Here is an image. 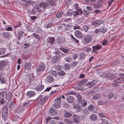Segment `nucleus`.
Wrapping results in <instances>:
<instances>
[{"instance_id": "nucleus-1", "label": "nucleus", "mask_w": 124, "mask_h": 124, "mask_svg": "<svg viewBox=\"0 0 124 124\" xmlns=\"http://www.w3.org/2000/svg\"><path fill=\"white\" fill-rule=\"evenodd\" d=\"M82 11L80 9L77 10L76 11H72L71 10H68L67 11V14L68 16L73 15V17L81 14Z\"/></svg>"}, {"instance_id": "nucleus-2", "label": "nucleus", "mask_w": 124, "mask_h": 124, "mask_svg": "<svg viewBox=\"0 0 124 124\" xmlns=\"http://www.w3.org/2000/svg\"><path fill=\"white\" fill-rule=\"evenodd\" d=\"M48 97L47 96H43L42 95H39L37 98V100L39 101V103L41 105L43 104L44 102L47 100Z\"/></svg>"}, {"instance_id": "nucleus-3", "label": "nucleus", "mask_w": 124, "mask_h": 124, "mask_svg": "<svg viewBox=\"0 0 124 124\" xmlns=\"http://www.w3.org/2000/svg\"><path fill=\"white\" fill-rule=\"evenodd\" d=\"M45 65L43 62L40 63L36 69V71L40 72L44 70L45 68Z\"/></svg>"}, {"instance_id": "nucleus-4", "label": "nucleus", "mask_w": 124, "mask_h": 124, "mask_svg": "<svg viewBox=\"0 0 124 124\" xmlns=\"http://www.w3.org/2000/svg\"><path fill=\"white\" fill-rule=\"evenodd\" d=\"M92 37L90 35L87 34L85 36L84 38L85 42L87 44L89 43L91 41Z\"/></svg>"}, {"instance_id": "nucleus-5", "label": "nucleus", "mask_w": 124, "mask_h": 124, "mask_svg": "<svg viewBox=\"0 0 124 124\" xmlns=\"http://www.w3.org/2000/svg\"><path fill=\"white\" fill-rule=\"evenodd\" d=\"M7 92L6 91H4L1 92L0 94V102L1 104L3 103L4 98L7 97Z\"/></svg>"}, {"instance_id": "nucleus-6", "label": "nucleus", "mask_w": 124, "mask_h": 124, "mask_svg": "<svg viewBox=\"0 0 124 124\" xmlns=\"http://www.w3.org/2000/svg\"><path fill=\"white\" fill-rule=\"evenodd\" d=\"M103 23V21L102 20H97L92 22V24L94 26L97 27L100 26Z\"/></svg>"}, {"instance_id": "nucleus-7", "label": "nucleus", "mask_w": 124, "mask_h": 124, "mask_svg": "<svg viewBox=\"0 0 124 124\" xmlns=\"http://www.w3.org/2000/svg\"><path fill=\"white\" fill-rule=\"evenodd\" d=\"M8 110L5 107L4 109L2 112V117L3 119L6 120L8 116Z\"/></svg>"}, {"instance_id": "nucleus-8", "label": "nucleus", "mask_w": 124, "mask_h": 124, "mask_svg": "<svg viewBox=\"0 0 124 124\" xmlns=\"http://www.w3.org/2000/svg\"><path fill=\"white\" fill-rule=\"evenodd\" d=\"M57 42L60 44L63 43L65 41L64 38L62 36H60L57 37Z\"/></svg>"}, {"instance_id": "nucleus-9", "label": "nucleus", "mask_w": 124, "mask_h": 124, "mask_svg": "<svg viewBox=\"0 0 124 124\" xmlns=\"http://www.w3.org/2000/svg\"><path fill=\"white\" fill-rule=\"evenodd\" d=\"M36 94L35 91H28L26 93V95L29 97L31 98L34 96Z\"/></svg>"}, {"instance_id": "nucleus-10", "label": "nucleus", "mask_w": 124, "mask_h": 124, "mask_svg": "<svg viewBox=\"0 0 124 124\" xmlns=\"http://www.w3.org/2000/svg\"><path fill=\"white\" fill-rule=\"evenodd\" d=\"M24 108L22 107V106H20L16 108L15 112L18 113H22L24 111Z\"/></svg>"}, {"instance_id": "nucleus-11", "label": "nucleus", "mask_w": 124, "mask_h": 124, "mask_svg": "<svg viewBox=\"0 0 124 124\" xmlns=\"http://www.w3.org/2000/svg\"><path fill=\"white\" fill-rule=\"evenodd\" d=\"M97 81L95 80H94L90 82H89L86 84L90 88L92 87L97 83Z\"/></svg>"}, {"instance_id": "nucleus-12", "label": "nucleus", "mask_w": 124, "mask_h": 124, "mask_svg": "<svg viewBox=\"0 0 124 124\" xmlns=\"http://www.w3.org/2000/svg\"><path fill=\"white\" fill-rule=\"evenodd\" d=\"M107 80H113L116 78V76L114 75L111 73H108L106 75Z\"/></svg>"}, {"instance_id": "nucleus-13", "label": "nucleus", "mask_w": 124, "mask_h": 124, "mask_svg": "<svg viewBox=\"0 0 124 124\" xmlns=\"http://www.w3.org/2000/svg\"><path fill=\"white\" fill-rule=\"evenodd\" d=\"M74 34L75 36L79 38H81L82 35L81 32L78 30H76L74 32Z\"/></svg>"}, {"instance_id": "nucleus-14", "label": "nucleus", "mask_w": 124, "mask_h": 124, "mask_svg": "<svg viewBox=\"0 0 124 124\" xmlns=\"http://www.w3.org/2000/svg\"><path fill=\"white\" fill-rule=\"evenodd\" d=\"M92 47L93 49V51L92 52V53H93L95 52L96 50H99L101 49L102 47V46L100 45H98L95 46H93Z\"/></svg>"}, {"instance_id": "nucleus-15", "label": "nucleus", "mask_w": 124, "mask_h": 124, "mask_svg": "<svg viewBox=\"0 0 124 124\" xmlns=\"http://www.w3.org/2000/svg\"><path fill=\"white\" fill-rule=\"evenodd\" d=\"M54 80L53 78L51 76H48L46 78V81L48 82L52 83Z\"/></svg>"}, {"instance_id": "nucleus-16", "label": "nucleus", "mask_w": 124, "mask_h": 124, "mask_svg": "<svg viewBox=\"0 0 124 124\" xmlns=\"http://www.w3.org/2000/svg\"><path fill=\"white\" fill-rule=\"evenodd\" d=\"M54 37H48L47 39V42L51 44H53L54 43Z\"/></svg>"}, {"instance_id": "nucleus-17", "label": "nucleus", "mask_w": 124, "mask_h": 124, "mask_svg": "<svg viewBox=\"0 0 124 124\" xmlns=\"http://www.w3.org/2000/svg\"><path fill=\"white\" fill-rule=\"evenodd\" d=\"M67 101L69 103H71L74 101L73 98L71 96L68 97L67 98Z\"/></svg>"}, {"instance_id": "nucleus-18", "label": "nucleus", "mask_w": 124, "mask_h": 124, "mask_svg": "<svg viewBox=\"0 0 124 124\" xmlns=\"http://www.w3.org/2000/svg\"><path fill=\"white\" fill-rule=\"evenodd\" d=\"M44 85H41L37 86L35 89L37 91H40L42 90L44 88Z\"/></svg>"}, {"instance_id": "nucleus-19", "label": "nucleus", "mask_w": 124, "mask_h": 124, "mask_svg": "<svg viewBox=\"0 0 124 124\" xmlns=\"http://www.w3.org/2000/svg\"><path fill=\"white\" fill-rule=\"evenodd\" d=\"M61 103L60 102L55 101L54 104V107L56 108H60L61 106Z\"/></svg>"}, {"instance_id": "nucleus-20", "label": "nucleus", "mask_w": 124, "mask_h": 124, "mask_svg": "<svg viewBox=\"0 0 124 124\" xmlns=\"http://www.w3.org/2000/svg\"><path fill=\"white\" fill-rule=\"evenodd\" d=\"M50 113L53 116H55L57 114V111L52 108H50L49 110Z\"/></svg>"}, {"instance_id": "nucleus-21", "label": "nucleus", "mask_w": 124, "mask_h": 124, "mask_svg": "<svg viewBox=\"0 0 124 124\" xmlns=\"http://www.w3.org/2000/svg\"><path fill=\"white\" fill-rule=\"evenodd\" d=\"M101 97V95L99 94H95L92 95V99H93L96 100L99 99Z\"/></svg>"}, {"instance_id": "nucleus-22", "label": "nucleus", "mask_w": 124, "mask_h": 124, "mask_svg": "<svg viewBox=\"0 0 124 124\" xmlns=\"http://www.w3.org/2000/svg\"><path fill=\"white\" fill-rule=\"evenodd\" d=\"M124 80V78L123 77H121L116 79L113 81L116 83H120L122 82Z\"/></svg>"}, {"instance_id": "nucleus-23", "label": "nucleus", "mask_w": 124, "mask_h": 124, "mask_svg": "<svg viewBox=\"0 0 124 124\" xmlns=\"http://www.w3.org/2000/svg\"><path fill=\"white\" fill-rule=\"evenodd\" d=\"M73 119L74 121L76 123H78L79 122V118L78 116L75 115H74L73 116Z\"/></svg>"}, {"instance_id": "nucleus-24", "label": "nucleus", "mask_w": 124, "mask_h": 124, "mask_svg": "<svg viewBox=\"0 0 124 124\" xmlns=\"http://www.w3.org/2000/svg\"><path fill=\"white\" fill-rule=\"evenodd\" d=\"M90 118L92 121H95L97 119V116L95 114H93L90 116Z\"/></svg>"}, {"instance_id": "nucleus-25", "label": "nucleus", "mask_w": 124, "mask_h": 124, "mask_svg": "<svg viewBox=\"0 0 124 124\" xmlns=\"http://www.w3.org/2000/svg\"><path fill=\"white\" fill-rule=\"evenodd\" d=\"M6 65L5 62L3 61L0 62V70H2L3 69L4 67Z\"/></svg>"}, {"instance_id": "nucleus-26", "label": "nucleus", "mask_w": 124, "mask_h": 124, "mask_svg": "<svg viewBox=\"0 0 124 124\" xmlns=\"http://www.w3.org/2000/svg\"><path fill=\"white\" fill-rule=\"evenodd\" d=\"M59 59V58L56 55L53 58L51 61V62L53 63H54L58 61Z\"/></svg>"}, {"instance_id": "nucleus-27", "label": "nucleus", "mask_w": 124, "mask_h": 124, "mask_svg": "<svg viewBox=\"0 0 124 124\" xmlns=\"http://www.w3.org/2000/svg\"><path fill=\"white\" fill-rule=\"evenodd\" d=\"M3 35L4 37L7 38H9L10 37V34L8 32H3Z\"/></svg>"}, {"instance_id": "nucleus-28", "label": "nucleus", "mask_w": 124, "mask_h": 124, "mask_svg": "<svg viewBox=\"0 0 124 124\" xmlns=\"http://www.w3.org/2000/svg\"><path fill=\"white\" fill-rule=\"evenodd\" d=\"M95 108V107L93 104H90L88 107V109L90 111H92Z\"/></svg>"}, {"instance_id": "nucleus-29", "label": "nucleus", "mask_w": 124, "mask_h": 124, "mask_svg": "<svg viewBox=\"0 0 124 124\" xmlns=\"http://www.w3.org/2000/svg\"><path fill=\"white\" fill-rule=\"evenodd\" d=\"M62 25H63V28L64 30L65 31L68 30L70 26L68 24L66 25H65V24L64 23H63L62 24Z\"/></svg>"}, {"instance_id": "nucleus-30", "label": "nucleus", "mask_w": 124, "mask_h": 124, "mask_svg": "<svg viewBox=\"0 0 124 124\" xmlns=\"http://www.w3.org/2000/svg\"><path fill=\"white\" fill-rule=\"evenodd\" d=\"M23 32L22 31H21L17 33V36L18 39H20L23 36Z\"/></svg>"}, {"instance_id": "nucleus-31", "label": "nucleus", "mask_w": 124, "mask_h": 124, "mask_svg": "<svg viewBox=\"0 0 124 124\" xmlns=\"http://www.w3.org/2000/svg\"><path fill=\"white\" fill-rule=\"evenodd\" d=\"M60 49L65 53H67L69 52L70 50L68 49H66L63 47H60Z\"/></svg>"}, {"instance_id": "nucleus-32", "label": "nucleus", "mask_w": 124, "mask_h": 124, "mask_svg": "<svg viewBox=\"0 0 124 124\" xmlns=\"http://www.w3.org/2000/svg\"><path fill=\"white\" fill-rule=\"evenodd\" d=\"M81 104L83 107L86 106L87 105V101L86 100L84 99L81 101Z\"/></svg>"}, {"instance_id": "nucleus-33", "label": "nucleus", "mask_w": 124, "mask_h": 124, "mask_svg": "<svg viewBox=\"0 0 124 124\" xmlns=\"http://www.w3.org/2000/svg\"><path fill=\"white\" fill-rule=\"evenodd\" d=\"M87 79H85L80 81L79 83V85L80 86H82L87 81Z\"/></svg>"}, {"instance_id": "nucleus-34", "label": "nucleus", "mask_w": 124, "mask_h": 124, "mask_svg": "<svg viewBox=\"0 0 124 124\" xmlns=\"http://www.w3.org/2000/svg\"><path fill=\"white\" fill-rule=\"evenodd\" d=\"M89 110L86 108H85L83 111V113L85 115H88L90 113Z\"/></svg>"}, {"instance_id": "nucleus-35", "label": "nucleus", "mask_w": 124, "mask_h": 124, "mask_svg": "<svg viewBox=\"0 0 124 124\" xmlns=\"http://www.w3.org/2000/svg\"><path fill=\"white\" fill-rule=\"evenodd\" d=\"M70 37L73 41L77 43H78V40L75 38L72 34L71 35Z\"/></svg>"}, {"instance_id": "nucleus-36", "label": "nucleus", "mask_w": 124, "mask_h": 124, "mask_svg": "<svg viewBox=\"0 0 124 124\" xmlns=\"http://www.w3.org/2000/svg\"><path fill=\"white\" fill-rule=\"evenodd\" d=\"M64 66V69L66 70H69L70 68V65L68 63H67L65 64Z\"/></svg>"}, {"instance_id": "nucleus-37", "label": "nucleus", "mask_w": 124, "mask_h": 124, "mask_svg": "<svg viewBox=\"0 0 124 124\" xmlns=\"http://www.w3.org/2000/svg\"><path fill=\"white\" fill-rule=\"evenodd\" d=\"M58 74L61 76H63L65 75V73L63 71L60 70L58 71Z\"/></svg>"}, {"instance_id": "nucleus-38", "label": "nucleus", "mask_w": 124, "mask_h": 124, "mask_svg": "<svg viewBox=\"0 0 124 124\" xmlns=\"http://www.w3.org/2000/svg\"><path fill=\"white\" fill-rule=\"evenodd\" d=\"M61 96L60 95L57 96L55 98L54 101L60 102H61Z\"/></svg>"}, {"instance_id": "nucleus-39", "label": "nucleus", "mask_w": 124, "mask_h": 124, "mask_svg": "<svg viewBox=\"0 0 124 124\" xmlns=\"http://www.w3.org/2000/svg\"><path fill=\"white\" fill-rule=\"evenodd\" d=\"M107 101H105V102H103L101 100H100L98 103V105H104L107 104Z\"/></svg>"}, {"instance_id": "nucleus-40", "label": "nucleus", "mask_w": 124, "mask_h": 124, "mask_svg": "<svg viewBox=\"0 0 124 124\" xmlns=\"http://www.w3.org/2000/svg\"><path fill=\"white\" fill-rule=\"evenodd\" d=\"M72 116L71 114L70 113L66 112L64 114V116L67 118L71 117Z\"/></svg>"}, {"instance_id": "nucleus-41", "label": "nucleus", "mask_w": 124, "mask_h": 124, "mask_svg": "<svg viewBox=\"0 0 124 124\" xmlns=\"http://www.w3.org/2000/svg\"><path fill=\"white\" fill-rule=\"evenodd\" d=\"M71 57L68 56L65 59V61L68 62H70L71 60Z\"/></svg>"}, {"instance_id": "nucleus-42", "label": "nucleus", "mask_w": 124, "mask_h": 124, "mask_svg": "<svg viewBox=\"0 0 124 124\" xmlns=\"http://www.w3.org/2000/svg\"><path fill=\"white\" fill-rule=\"evenodd\" d=\"M50 74L53 76L55 77L57 75V72L55 71L52 70L50 72Z\"/></svg>"}, {"instance_id": "nucleus-43", "label": "nucleus", "mask_w": 124, "mask_h": 124, "mask_svg": "<svg viewBox=\"0 0 124 124\" xmlns=\"http://www.w3.org/2000/svg\"><path fill=\"white\" fill-rule=\"evenodd\" d=\"M102 124H109V123L108 121L105 119H102Z\"/></svg>"}, {"instance_id": "nucleus-44", "label": "nucleus", "mask_w": 124, "mask_h": 124, "mask_svg": "<svg viewBox=\"0 0 124 124\" xmlns=\"http://www.w3.org/2000/svg\"><path fill=\"white\" fill-rule=\"evenodd\" d=\"M20 118L19 116L18 115H15L13 118V119L15 121H17Z\"/></svg>"}, {"instance_id": "nucleus-45", "label": "nucleus", "mask_w": 124, "mask_h": 124, "mask_svg": "<svg viewBox=\"0 0 124 124\" xmlns=\"http://www.w3.org/2000/svg\"><path fill=\"white\" fill-rule=\"evenodd\" d=\"M63 13L62 12H59L57 13L56 15V16L57 18H60L62 16V15L63 14Z\"/></svg>"}, {"instance_id": "nucleus-46", "label": "nucleus", "mask_w": 124, "mask_h": 124, "mask_svg": "<svg viewBox=\"0 0 124 124\" xmlns=\"http://www.w3.org/2000/svg\"><path fill=\"white\" fill-rule=\"evenodd\" d=\"M78 62L76 61H74L71 63L70 65L71 67H75L76 66Z\"/></svg>"}, {"instance_id": "nucleus-47", "label": "nucleus", "mask_w": 124, "mask_h": 124, "mask_svg": "<svg viewBox=\"0 0 124 124\" xmlns=\"http://www.w3.org/2000/svg\"><path fill=\"white\" fill-rule=\"evenodd\" d=\"M0 81L2 84H4L6 83V81L4 78L0 77Z\"/></svg>"}, {"instance_id": "nucleus-48", "label": "nucleus", "mask_w": 124, "mask_h": 124, "mask_svg": "<svg viewBox=\"0 0 124 124\" xmlns=\"http://www.w3.org/2000/svg\"><path fill=\"white\" fill-rule=\"evenodd\" d=\"M91 49V48L88 47H85L84 48V52H89Z\"/></svg>"}, {"instance_id": "nucleus-49", "label": "nucleus", "mask_w": 124, "mask_h": 124, "mask_svg": "<svg viewBox=\"0 0 124 124\" xmlns=\"http://www.w3.org/2000/svg\"><path fill=\"white\" fill-rule=\"evenodd\" d=\"M76 109V111L77 112H79L82 110V108L80 106H78V107H77Z\"/></svg>"}, {"instance_id": "nucleus-50", "label": "nucleus", "mask_w": 124, "mask_h": 124, "mask_svg": "<svg viewBox=\"0 0 124 124\" xmlns=\"http://www.w3.org/2000/svg\"><path fill=\"white\" fill-rule=\"evenodd\" d=\"M29 105V104L27 102L24 103L22 104V107L24 108V109L25 108L27 107Z\"/></svg>"}, {"instance_id": "nucleus-51", "label": "nucleus", "mask_w": 124, "mask_h": 124, "mask_svg": "<svg viewBox=\"0 0 124 124\" xmlns=\"http://www.w3.org/2000/svg\"><path fill=\"white\" fill-rule=\"evenodd\" d=\"M29 105V104L27 102L24 103L22 104V107L24 108V109L25 108L27 107Z\"/></svg>"}, {"instance_id": "nucleus-52", "label": "nucleus", "mask_w": 124, "mask_h": 124, "mask_svg": "<svg viewBox=\"0 0 124 124\" xmlns=\"http://www.w3.org/2000/svg\"><path fill=\"white\" fill-rule=\"evenodd\" d=\"M106 30V29L104 27H102L100 29V31L103 33L105 32Z\"/></svg>"}, {"instance_id": "nucleus-53", "label": "nucleus", "mask_w": 124, "mask_h": 124, "mask_svg": "<svg viewBox=\"0 0 124 124\" xmlns=\"http://www.w3.org/2000/svg\"><path fill=\"white\" fill-rule=\"evenodd\" d=\"M53 25V24L52 23H49L46 25V27L47 29H48L49 28L52 26Z\"/></svg>"}, {"instance_id": "nucleus-54", "label": "nucleus", "mask_w": 124, "mask_h": 124, "mask_svg": "<svg viewBox=\"0 0 124 124\" xmlns=\"http://www.w3.org/2000/svg\"><path fill=\"white\" fill-rule=\"evenodd\" d=\"M33 36L35 37V38L36 39H37L38 40H39L40 37L38 34L34 33L33 34Z\"/></svg>"}, {"instance_id": "nucleus-55", "label": "nucleus", "mask_w": 124, "mask_h": 124, "mask_svg": "<svg viewBox=\"0 0 124 124\" xmlns=\"http://www.w3.org/2000/svg\"><path fill=\"white\" fill-rule=\"evenodd\" d=\"M5 49L3 48H0V55L1 54H3L5 53Z\"/></svg>"}, {"instance_id": "nucleus-56", "label": "nucleus", "mask_w": 124, "mask_h": 124, "mask_svg": "<svg viewBox=\"0 0 124 124\" xmlns=\"http://www.w3.org/2000/svg\"><path fill=\"white\" fill-rule=\"evenodd\" d=\"M74 94V93L73 91H71L67 93L66 94V95H73Z\"/></svg>"}, {"instance_id": "nucleus-57", "label": "nucleus", "mask_w": 124, "mask_h": 124, "mask_svg": "<svg viewBox=\"0 0 124 124\" xmlns=\"http://www.w3.org/2000/svg\"><path fill=\"white\" fill-rule=\"evenodd\" d=\"M113 93H111L108 94V96L109 99H111L113 96Z\"/></svg>"}, {"instance_id": "nucleus-58", "label": "nucleus", "mask_w": 124, "mask_h": 124, "mask_svg": "<svg viewBox=\"0 0 124 124\" xmlns=\"http://www.w3.org/2000/svg\"><path fill=\"white\" fill-rule=\"evenodd\" d=\"M78 100L79 102H80L81 101V97L80 94H78L77 96Z\"/></svg>"}, {"instance_id": "nucleus-59", "label": "nucleus", "mask_w": 124, "mask_h": 124, "mask_svg": "<svg viewBox=\"0 0 124 124\" xmlns=\"http://www.w3.org/2000/svg\"><path fill=\"white\" fill-rule=\"evenodd\" d=\"M6 30L8 31H12L13 30V29L11 27H8L7 28Z\"/></svg>"}, {"instance_id": "nucleus-60", "label": "nucleus", "mask_w": 124, "mask_h": 124, "mask_svg": "<svg viewBox=\"0 0 124 124\" xmlns=\"http://www.w3.org/2000/svg\"><path fill=\"white\" fill-rule=\"evenodd\" d=\"M108 42L107 40H106L103 41L102 44L104 46Z\"/></svg>"}, {"instance_id": "nucleus-61", "label": "nucleus", "mask_w": 124, "mask_h": 124, "mask_svg": "<svg viewBox=\"0 0 124 124\" xmlns=\"http://www.w3.org/2000/svg\"><path fill=\"white\" fill-rule=\"evenodd\" d=\"M65 4L67 5H69L70 2V0H65Z\"/></svg>"}, {"instance_id": "nucleus-62", "label": "nucleus", "mask_w": 124, "mask_h": 124, "mask_svg": "<svg viewBox=\"0 0 124 124\" xmlns=\"http://www.w3.org/2000/svg\"><path fill=\"white\" fill-rule=\"evenodd\" d=\"M49 124H56V123L55 121L52 120L49 121Z\"/></svg>"}, {"instance_id": "nucleus-63", "label": "nucleus", "mask_w": 124, "mask_h": 124, "mask_svg": "<svg viewBox=\"0 0 124 124\" xmlns=\"http://www.w3.org/2000/svg\"><path fill=\"white\" fill-rule=\"evenodd\" d=\"M80 28V27L78 25H76L74 26L73 29L75 30L77 29H79Z\"/></svg>"}, {"instance_id": "nucleus-64", "label": "nucleus", "mask_w": 124, "mask_h": 124, "mask_svg": "<svg viewBox=\"0 0 124 124\" xmlns=\"http://www.w3.org/2000/svg\"><path fill=\"white\" fill-rule=\"evenodd\" d=\"M30 17L31 19L32 20H35L36 18H37V16H30Z\"/></svg>"}]
</instances>
